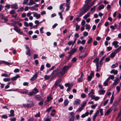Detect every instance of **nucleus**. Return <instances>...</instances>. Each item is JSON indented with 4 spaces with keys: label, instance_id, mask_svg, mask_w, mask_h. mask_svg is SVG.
<instances>
[{
    "label": "nucleus",
    "instance_id": "f257e3e1",
    "mask_svg": "<svg viewBox=\"0 0 121 121\" xmlns=\"http://www.w3.org/2000/svg\"><path fill=\"white\" fill-rule=\"evenodd\" d=\"M71 66L70 65L68 66H65L60 71H57L56 70H54L51 73L50 76L52 78H55L57 76L59 78H60L63 76L66 72H67Z\"/></svg>",
    "mask_w": 121,
    "mask_h": 121
},
{
    "label": "nucleus",
    "instance_id": "f03ea898",
    "mask_svg": "<svg viewBox=\"0 0 121 121\" xmlns=\"http://www.w3.org/2000/svg\"><path fill=\"white\" fill-rule=\"evenodd\" d=\"M91 0H87L85 1V4L82 8H90L94 5L95 0H94L91 3H90Z\"/></svg>",
    "mask_w": 121,
    "mask_h": 121
},
{
    "label": "nucleus",
    "instance_id": "7ed1b4c3",
    "mask_svg": "<svg viewBox=\"0 0 121 121\" xmlns=\"http://www.w3.org/2000/svg\"><path fill=\"white\" fill-rule=\"evenodd\" d=\"M28 103L27 104H23V105L25 107L27 108H31L34 105L33 102L32 101L28 100Z\"/></svg>",
    "mask_w": 121,
    "mask_h": 121
},
{
    "label": "nucleus",
    "instance_id": "20e7f679",
    "mask_svg": "<svg viewBox=\"0 0 121 121\" xmlns=\"http://www.w3.org/2000/svg\"><path fill=\"white\" fill-rule=\"evenodd\" d=\"M89 8H82L80 10L79 13V16H81L85 13L89 9Z\"/></svg>",
    "mask_w": 121,
    "mask_h": 121
},
{
    "label": "nucleus",
    "instance_id": "39448f33",
    "mask_svg": "<svg viewBox=\"0 0 121 121\" xmlns=\"http://www.w3.org/2000/svg\"><path fill=\"white\" fill-rule=\"evenodd\" d=\"M86 104L87 102L86 101L84 102L82 104H81V106L79 107L77 111L79 112L81 111L84 109Z\"/></svg>",
    "mask_w": 121,
    "mask_h": 121
},
{
    "label": "nucleus",
    "instance_id": "423d86ee",
    "mask_svg": "<svg viewBox=\"0 0 121 121\" xmlns=\"http://www.w3.org/2000/svg\"><path fill=\"white\" fill-rule=\"evenodd\" d=\"M69 121H74L75 118V113L73 112H71L69 113Z\"/></svg>",
    "mask_w": 121,
    "mask_h": 121
},
{
    "label": "nucleus",
    "instance_id": "0eeeda50",
    "mask_svg": "<svg viewBox=\"0 0 121 121\" xmlns=\"http://www.w3.org/2000/svg\"><path fill=\"white\" fill-rule=\"evenodd\" d=\"M94 76V73L93 71H91L90 74V75L88 76L87 77V80L88 81H91V79Z\"/></svg>",
    "mask_w": 121,
    "mask_h": 121
},
{
    "label": "nucleus",
    "instance_id": "6e6552de",
    "mask_svg": "<svg viewBox=\"0 0 121 121\" xmlns=\"http://www.w3.org/2000/svg\"><path fill=\"white\" fill-rule=\"evenodd\" d=\"M13 29L17 32L21 34H22L23 33V32H21L20 31L21 29L19 28L16 26H14V28H13Z\"/></svg>",
    "mask_w": 121,
    "mask_h": 121
},
{
    "label": "nucleus",
    "instance_id": "1a4fd4ad",
    "mask_svg": "<svg viewBox=\"0 0 121 121\" xmlns=\"http://www.w3.org/2000/svg\"><path fill=\"white\" fill-rule=\"evenodd\" d=\"M81 100L79 99H76L74 101L73 104L74 105L78 106L81 103Z\"/></svg>",
    "mask_w": 121,
    "mask_h": 121
},
{
    "label": "nucleus",
    "instance_id": "9d476101",
    "mask_svg": "<svg viewBox=\"0 0 121 121\" xmlns=\"http://www.w3.org/2000/svg\"><path fill=\"white\" fill-rule=\"evenodd\" d=\"M62 80V79H59L56 80L54 84L55 87H56L61 82Z\"/></svg>",
    "mask_w": 121,
    "mask_h": 121
},
{
    "label": "nucleus",
    "instance_id": "9b49d317",
    "mask_svg": "<svg viewBox=\"0 0 121 121\" xmlns=\"http://www.w3.org/2000/svg\"><path fill=\"white\" fill-rule=\"evenodd\" d=\"M26 48L27 49L26 53V54L28 55L29 56H30L31 55L30 53V50L29 47L27 45H26Z\"/></svg>",
    "mask_w": 121,
    "mask_h": 121
},
{
    "label": "nucleus",
    "instance_id": "f8f14e48",
    "mask_svg": "<svg viewBox=\"0 0 121 121\" xmlns=\"http://www.w3.org/2000/svg\"><path fill=\"white\" fill-rule=\"evenodd\" d=\"M119 51L116 49L115 50L114 52L112 53L110 55V56L111 57L113 58L115 56V55Z\"/></svg>",
    "mask_w": 121,
    "mask_h": 121
},
{
    "label": "nucleus",
    "instance_id": "ddd939ff",
    "mask_svg": "<svg viewBox=\"0 0 121 121\" xmlns=\"http://www.w3.org/2000/svg\"><path fill=\"white\" fill-rule=\"evenodd\" d=\"M118 42L117 41H113L112 43V44L114 46L115 48H116L119 47Z\"/></svg>",
    "mask_w": 121,
    "mask_h": 121
},
{
    "label": "nucleus",
    "instance_id": "4468645a",
    "mask_svg": "<svg viewBox=\"0 0 121 121\" xmlns=\"http://www.w3.org/2000/svg\"><path fill=\"white\" fill-rule=\"evenodd\" d=\"M105 91L103 89H99L98 91L99 94V95H103L105 92Z\"/></svg>",
    "mask_w": 121,
    "mask_h": 121
},
{
    "label": "nucleus",
    "instance_id": "2eb2a0df",
    "mask_svg": "<svg viewBox=\"0 0 121 121\" xmlns=\"http://www.w3.org/2000/svg\"><path fill=\"white\" fill-rule=\"evenodd\" d=\"M38 74L37 73H35L33 76L31 78L30 80L32 81H33L35 80L37 78Z\"/></svg>",
    "mask_w": 121,
    "mask_h": 121
},
{
    "label": "nucleus",
    "instance_id": "dca6fc26",
    "mask_svg": "<svg viewBox=\"0 0 121 121\" xmlns=\"http://www.w3.org/2000/svg\"><path fill=\"white\" fill-rule=\"evenodd\" d=\"M120 80L118 78H116L115 80L114 81L112 84L113 85H116L119 82Z\"/></svg>",
    "mask_w": 121,
    "mask_h": 121
},
{
    "label": "nucleus",
    "instance_id": "f3484780",
    "mask_svg": "<svg viewBox=\"0 0 121 121\" xmlns=\"http://www.w3.org/2000/svg\"><path fill=\"white\" fill-rule=\"evenodd\" d=\"M35 99L38 101H40L41 100H43V99L39 95H36L35 96Z\"/></svg>",
    "mask_w": 121,
    "mask_h": 121
},
{
    "label": "nucleus",
    "instance_id": "a211bd4d",
    "mask_svg": "<svg viewBox=\"0 0 121 121\" xmlns=\"http://www.w3.org/2000/svg\"><path fill=\"white\" fill-rule=\"evenodd\" d=\"M20 77V76L18 74H17L16 76L14 77L11 78V80L12 81H15L17 78Z\"/></svg>",
    "mask_w": 121,
    "mask_h": 121
},
{
    "label": "nucleus",
    "instance_id": "6ab92c4d",
    "mask_svg": "<svg viewBox=\"0 0 121 121\" xmlns=\"http://www.w3.org/2000/svg\"><path fill=\"white\" fill-rule=\"evenodd\" d=\"M99 59L97 58H96L93 61L94 63H96V65H99Z\"/></svg>",
    "mask_w": 121,
    "mask_h": 121
},
{
    "label": "nucleus",
    "instance_id": "aec40b11",
    "mask_svg": "<svg viewBox=\"0 0 121 121\" xmlns=\"http://www.w3.org/2000/svg\"><path fill=\"white\" fill-rule=\"evenodd\" d=\"M2 63L6 64V65H9L11 64V63H9L8 62L6 61H0V65Z\"/></svg>",
    "mask_w": 121,
    "mask_h": 121
},
{
    "label": "nucleus",
    "instance_id": "412c9836",
    "mask_svg": "<svg viewBox=\"0 0 121 121\" xmlns=\"http://www.w3.org/2000/svg\"><path fill=\"white\" fill-rule=\"evenodd\" d=\"M94 94V90L93 89H91L90 93L88 94V95L89 97H91Z\"/></svg>",
    "mask_w": 121,
    "mask_h": 121
},
{
    "label": "nucleus",
    "instance_id": "4be33fe9",
    "mask_svg": "<svg viewBox=\"0 0 121 121\" xmlns=\"http://www.w3.org/2000/svg\"><path fill=\"white\" fill-rule=\"evenodd\" d=\"M87 55V52H86L84 53H83L81 56H79V58H83L86 57Z\"/></svg>",
    "mask_w": 121,
    "mask_h": 121
},
{
    "label": "nucleus",
    "instance_id": "5701e85b",
    "mask_svg": "<svg viewBox=\"0 0 121 121\" xmlns=\"http://www.w3.org/2000/svg\"><path fill=\"white\" fill-rule=\"evenodd\" d=\"M112 110L111 109H108L106 112L105 113V115H108L111 112Z\"/></svg>",
    "mask_w": 121,
    "mask_h": 121
},
{
    "label": "nucleus",
    "instance_id": "b1692460",
    "mask_svg": "<svg viewBox=\"0 0 121 121\" xmlns=\"http://www.w3.org/2000/svg\"><path fill=\"white\" fill-rule=\"evenodd\" d=\"M34 16L36 17L37 19H38L40 17V14H38L37 13H35L33 14Z\"/></svg>",
    "mask_w": 121,
    "mask_h": 121
},
{
    "label": "nucleus",
    "instance_id": "393cba45",
    "mask_svg": "<svg viewBox=\"0 0 121 121\" xmlns=\"http://www.w3.org/2000/svg\"><path fill=\"white\" fill-rule=\"evenodd\" d=\"M14 111L13 110H11L10 111V113L11 114L9 115V117H11L14 116Z\"/></svg>",
    "mask_w": 121,
    "mask_h": 121
},
{
    "label": "nucleus",
    "instance_id": "a878e982",
    "mask_svg": "<svg viewBox=\"0 0 121 121\" xmlns=\"http://www.w3.org/2000/svg\"><path fill=\"white\" fill-rule=\"evenodd\" d=\"M76 51V50L75 48L72 49L71 50V52H68L69 54L70 53L72 55Z\"/></svg>",
    "mask_w": 121,
    "mask_h": 121
},
{
    "label": "nucleus",
    "instance_id": "bb28decb",
    "mask_svg": "<svg viewBox=\"0 0 121 121\" xmlns=\"http://www.w3.org/2000/svg\"><path fill=\"white\" fill-rule=\"evenodd\" d=\"M111 73H113L114 75H116L117 74L118 71L117 70H115L114 69H113L110 72Z\"/></svg>",
    "mask_w": 121,
    "mask_h": 121
},
{
    "label": "nucleus",
    "instance_id": "cd10ccee",
    "mask_svg": "<svg viewBox=\"0 0 121 121\" xmlns=\"http://www.w3.org/2000/svg\"><path fill=\"white\" fill-rule=\"evenodd\" d=\"M35 0H30V2L29 3V5H32L35 3Z\"/></svg>",
    "mask_w": 121,
    "mask_h": 121
},
{
    "label": "nucleus",
    "instance_id": "c85d7f7f",
    "mask_svg": "<svg viewBox=\"0 0 121 121\" xmlns=\"http://www.w3.org/2000/svg\"><path fill=\"white\" fill-rule=\"evenodd\" d=\"M90 12H88L84 17V18L85 19H86L88 17L90 16Z\"/></svg>",
    "mask_w": 121,
    "mask_h": 121
},
{
    "label": "nucleus",
    "instance_id": "c756f323",
    "mask_svg": "<svg viewBox=\"0 0 121 121\" xmlns=\"http://www.w3.org/2000/svg\"><path fill=\"white\" fill-rule=\"evenodd\" d=\"M119 102L117 100L115 101L113 104V105L115 106H117Z\"/></svg>",
    "mask_w": 121,
    "mask_h": 121
},
{
    "label": "nucleus",
    "instance_id": "7c9ffc66",
    "mask_svg": "<svg viewBox=\"0 0 121 121\" xmlns=\"http://www.w3.org/2000/svg\"><path fill=\"white\" fill-rule=\"evenodd\" d=\"M109 80L107 79L104 82L103 84L104 86H107L108 85V82Z\"/></svg>",
    "mask_w": 121,
    "mask_h": 121
},
{
    "label": "nucleus",
    "instance_id": "2f4dec72",
    "mask_svg": "<svg viewBox=\"0 0 121 121\" xmlns=\"http://www.w3.org/2000/svg\"><path fill=\"white\" fill-rule=\"evenodd\" d=\"M114 78V76L113 75H110L109 77L107 78V79L109 81L110 79L113 80Z\"/></svg>",
    "mask_w": 121,
    "mask_h": 121
},
{
    "label": "nucleus",
    "instance_id": "473e14b6",
    "mask_svg": "<svg viewBox=\"0 0 121 121\" xmlns=\"http://www.w3.org/2000/svg\"><path fill=\"white\" fill-rule=\"evenodd\" d=\"M89 37L90 38V39L87 41V43L88 44L91 43L92 42L93 40L92 38H91L90 37Z\"/></svg>",
    "mask_w": 121,
    "mask_h": 121
},
{
    "label": "nucleus",
    "instance_id": "72a5a7b5",
    "mask_svg": "<svg viewBox=\"0 0 121 121\" xmlns=\"http://www.w3.org/2000/svg\"><path fill=\"white\" fill-rule=\"evenodd\" d=\"M118 65V64L117 63H116L115 64L112 65L111 66V68H115L116 67H117Z\"/></svg>",
    "mask_w": 121,
    "mask_h": 121
},
{
    "label": "nucleus",
    "instance_id": "f704fd0d",
    "mask_svg": "<svg viewBox=\"0 0 121 121\" xmlns=\"http://www.w3.org/2000/svg\"><path fill=\"white\" fill-rule=\"evenodd\" d=\"M52 97L50 96H48L47 97V100H46L45 101V102L48 101V102H49V101H50L51 100H52Z\"/></svg>",
    "mask_w": 121,
    "mask_h": 121
},
{
    "label": "nucleus",
    "instance_id": "c9c22d12",
    "mask_svg": "<svg viewBox=\"0 0 121 121\" xmlns=\"http://www.w3.org/2000/svg\"><path fill=\"white\" fill-rule=\"evenodd\" d=\"M69 103V101L65 99V100L64 101V104L65 106H66Z\"/></svg>",
    "mask_w": 121,
    "mask_h": 121
},
{
    "label": "nucleus",
    "instance_id": "e433bc0d",
    "mask_svg": "<svg viewBox=\"0 0 121 121\" xmlns=\"http://www.w3.org/2000/svg\"><path fill=\"white\" fill-rule=\"evenodd\" d=\"M28 95H29L30 96H31L32 95H35V94L34 93V91H32L31 92H29Z\"/></svg>",
    "mask_w": 121,
    "mask_h": 121
},
{
    "label": "nucleus",
    "instance_id": "4c0bfd02",
    "mask_svg": "<svg viewBox=\"0 0 121 121\" xmlns=\"http://www.w3.org/2000/svg\"><path fill=\"white\" fill-rule=\"evenodd\" d=\"M33 91H34V93L35 95L39 91L36 88H35Z\"/></svg>",
    "mask_w": 121,
    "mask_h": 121
},
{
    "label": "nucleus",
    "instance_id": "58836bf2",
    "mask_svg": "<svg viewBox=\"0 0 121 121\" xmlns=\"http://www.w3.org/2000/svg\"><path fill=\"white\" fill-rule=\"evenodd\" d=\"M80 28V26L78 25V24H77L76 25V27L75 30L76 31H78Z\"/></svg>",
    "mask_w": 121,
    "mask_h": 121
},
{
    "label": "nucleus",
    "instance_id": "ea45409f",
    "mask_svg": "<svg viewBox=\"0 0 121 121\" xmlns=\"http://www.w3.org/2000/svg\"><path fill=\"white\" fill-rule=\"evenodd\" d=\"M41 100V101L38 104L39 105L41 106L43 104V100Z\"/></svg>",
    "mask_w": 121,
    "mask_h": 121
},
{
    "label": "nucleus",
    "instance_id": "a19ab883",
    "mask_svg": "<svg viewBox=\"0 0 121 121\" xmlns=\"http://www.w3.org/2000/svg\"><path fill=\"white\" fill-rule=\"evenodd\" d=\"M113 99H114V97L113 96V95H112V96L111 97V98L110 101V103L111 104L112 103Z\"/></svg>",
    "mask_w": 121,
    "mask_h": 121
},
{
    "label": "nucleus",
    "instance_id": "79ce46f5",
    "mask_svg": "<svg viewBox=\"0 0 121 121\" xmlns=\"http://www.w3.org/2000/svg\"><path fill=\"white\" fill-rule=\"evenodd\" d=\"M81 96L82 98H84L86 97V95L85 94L83 93L81 95Z\"/></svg>",
    "mask_w": 121,
    "mask_h": 121
},
{
    "label": "nucleus",
    "instance_id": "37998d69",
    "mask_svg": "<svg viewBox=\"0 0 121 121\" xmlns=\"http://www.w3.org/2000/svg\"><path fill=\"white\" fill-rule=\"evenodd\" d=\"M1 117L2 118L4 119H7L8 118V116L6 114L3 115Z\"/></svg>",
    "mask_w": 121,
    "mask_h": 121
},
{
    "label": "nucleus",
    "instance_id": "c03bdc74",
    "mask_svg": "<svg viewBox=\"0 0 121 121\" xmlns=\"http://www.w3.org/2000/svg\"><path fill=\"white\" fill-rule=\"evenodd\" d=\"M17 4H14L11 5V7L12 8H16L17 7Z\"/></svg>",
    "mask_w": 121,
    "mask_h": 121
},
{
    "label": "nucleus",
    "instance_id": "a18cd8bd",
    "mask_svg": "<svg viewBox=\"0 0 121 121\" xmlns=\"http://www.w3.org/2000/svg\"><path fill=\"white\" fill-rule=\"evenodd\" d=\"M58 14L60 16V18L61 19H62L63 17L62 15V12H59L58 13Z\"/></svg>",
    "mask_w": 121,
    "mask_h": 121
},
{
    "label": "nucleus",
    "instance_id": "49530a36",
    "mask_svg": "<svg viewBox=\"0 0 121 121\" xmlns=\"http://www.w3.org/2000/svg\"><path fill=\"white\" fill-rule=\"evenodd\" d=\"M116 89L117 90V92H119L120 90V87L119 86H117L116 87Z\"/></svg>",
    "mask_w": 121,
    "mask_h": 121
},
{
    "label": "nucleus",
    "instance_id": "de8ad7c7",
    "mask_svg": "<svg viewBox=\"0 0 121 121\" xmlns=\"http://www.w3.org/2000/svg\"><path fill=\"white\" fill-rule=\"evenodd\" d=\"M83 35L84 36H86L88 35V33L86 31H84L83 33Z\"/></svg>",
    "mask_w": 121,
    "mask_h": 121
},
{
    "label": "nucleus",
    "instance_id": "09e8293b",
    "mask_svg": "<svg viewBox=\"0 0 121 121\" xmlns=\"http://www.w3.org/2000/svg\"><path fill=\"white\" fill-rule=\"evenodd\" d=\"M10 79L9 78H4L3 79V81L4 82H6L9 81Z\"/></svg>",
    "mask_w": 121,
    "mask_h": 121
},
{
    "label": "nucleus",
    "instance_id": "8fccbe9b",
    "mask_svg": "<svg viewBox=\"0 0 121 121\" xmlns=\"http://www.w3.org/2000/svg\"><path fill=\"white\" fill-rule=\"evenodd\" d=\"M52 106L50 107L49 108L47 109L46 111L48 112H49L52 108Z\"/></svg>",
    "mask_w": 121,
    "mask_h": 121
},
{
    "label": "nucleus",
    "instance_id": "3c124183",
    "mask_svg": "<svg viewBox=\"0 0 121 121\" xmlns=\"http://www.w3.org/2000/svg\"><path fill=\"white\" fill-rule=\"evenodd\" d=\"M51 118H49V117L48 116L47 118L45 119V121H51Z\"/></svg>",
    "mask_w": 121,
    "mask_h": 121
},
{
    "label": "nucleus",
    "instance_id": "603ef678",
    "mask_svg": "<svg viewBox=\"0 0 121 121\" xmlns=\"http://www.w3.org/2000/svg\"><path fill=\"white\" fill-rule=\"evenodd\" d=\"M73 86V85L72 84H71V86L69 87L67 89V91H69L71 88H72Z\"/></svg>",
    "mask_w": 121,
    "mask_h": 121
},
{
    "label": "nucleus",
    "instance_id": "864d4df0",
    "mask_svg": "<svg viewBox=\"0 0 121 121\" xmlns=\"http://www.w3.org/2000/svg\"><path fill=\"white\" fill-rule=\"evenodd\" d=\"M15 11L14 10H12L10 12V14H11L15 13Z\"/></svg>",
    "mask_w": 121,
    "mask_h": 121
},
{
    "label": "nucleus",
    "instance_id": "5fc2aeb1",
    "mask_svg": "<svg viewBox=\"0 0 121 121\" xmlns=\"http://www.w3.org/2000/svg\"><path fill=\"white\" fill-rule=\"evenodd\" d=\"M86 29L89 30L90 28V25H88L87 24H86Z\"/></svg>",
    "mask_w": 121,
    "mask_h": 121
},
{
    "label": "nucleus",
    "instance_id": "6e6d98bb",
    "mask_svg": "<svg viewBox=\"0 0 121 121\" xmlns=\"http://www.w3.org/2000/svg\"><path fill=\"white\" fill-rule=\"evenodd\" d=\"M43 27H42L40 29V31L41 33L42 34L44 32L43 31Z\"/></svg>",
    "mask_w": 121,
    "mask_h": 121
},
{
    "label": "nucleus",
    "instance_id": "4d7b16f0",
    "mask_svg": "<svg viewBox=\"0 0 121 121\" xmlns=\"http://www.w3.org/2000/svg\"><path fill=\"white\" fill-rule=\"evenodd\" d=\"M1 19H3L4 20V22H7L8 20V19L7 18H5L4 17H2L1 18Z\"/></svg>",
    "mask_w": 121,
    "mask_h": 121
},
{
    "label": "nucleus",
    "instance_id": "13d9d810",
    "mask_svg": "<svg viewBox=\"0 0 121 121\" xmlns=\"http://www.w3.org/2000/svg\"><path fill=\"white\" fill-rule=\"evenodd\" d=\"M99 111L101 114V116H102L103 115V109L102 108L100 109L99 110Z\"/></svg>",
    "mask_w": 121,
    "mask_h": 121
},
{
    "label": "nucleus",
    "instance_id": "bf43d9fd",
    "mask_svg": "<svg viewBox=\"0 0 121 121\" xmlns=\"http://www.w3.org/2000/svg\"><path fill=\"white\" fill-rule=\"evenodd\" d=\"M97 106V104H96L95 105H93L91 106V108H92L95 109Z\"/></svg>",
    "mask_w": 121,
    "mask_h": 121
},
{
    "label": "nucleus",
    "instance_id": "052dcab7",
    "mask_svg": "<svg viewBox=\"0 0 121 121\" xmlns=\"http://www.w3.org/2000/svg\"><path fill=\"white\" fill-rule=\"evenodd\" d=\"M44 78L46 80H48L49 78L50 77L47 75H45L44 77Z\"/></svg>",
    "mask_w": 121,
    "mask_h": 121
},
{
    "label": "nucleus",
    "instance_id": "680f3d73",
    "mask_svg": "<svg viewBox=\"0 0 121 121\" xmlns=\"http://www.w3.org/2000/svg\"><path fill=\"white\" fill-rule=\"evenodd\" d=\"M1 76L5 77H8V75L5 73H3L1 74Z\"/></svg>",
    "mask_w": 121,
    "mask_h": 121
},
{
    "label": "nucleus",
    "instance_id": "e2e57ef3",
    "mask_svg": "<svg viewBox=\"0 0 121 121\" xmlns=\"http://www.w3.org/2000/svg\"><path fill=\"white\" fill-rule=\"evenodd\" d=\"M72 61L73 62H75L77 61V59L75 57H73L72 59Z\"/></svg>",
    "mask_w": 121,
    "mask_h": 121
},
{
    "label": "nucleus",
    "instance_id": "0e129e2a",
    "mask_svg": "<svg viewBox=\"0 0 121 121\" xmlns=\"http://www.w3.org/2000/svg\"><path fill=\"white\" fill-rule=\"evenodd\" d=\"M44 65H42L40 68V70L42 71L44 69Z\"/></svg>",
    "mask_w": 121,
    "mask_h": 121
},
{
    "label": "nucleus",
    "instance_id": "69168bd1",
    "mask_svg": "<svg viewBox=\"0 0 121 121\" xmlns=\"http://www.w3.org/2000/svg\"><path fill=\"white\" fill-rule=\"evenodd\" d=\"M73 42L72 41H69L68 43V44L69 45H70L72 44V46H73Z\"/></svg>",
    "mask_w": 121,
    "mask_h": 121
},
{
    "label": "nucleus",
    "instance_id": "338daca9",
    "mask_svg": "<svg viewBox=\"0 0 121 121\" xmlns=\"http://www.w3.org/2000/svg\"><path fill=\"white\" fill-rule=\"evenodd\" d=\"M85 21L83 20H82V22H81V25L82 26H84V25L85 24Z\"/></svg>",
    "mask_w": 121,
    "mask_h": 121
},
{
    "label": "nucleus",
    "instance_id": "774afa93",
    "mask_svg": "<svg viewBox=\"0 0 121 121\" xmlns=\"http://www.w3.org/2000/svg\"><path fill=\"white\" fill-rule=\"evenodd\" d=\"M86 40L85 39H83L81 41V44L83 45H84L85 43Z\"/></svg>",
    "mask_w": 121,
    "mask_h": 121
}]
</instances>
